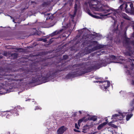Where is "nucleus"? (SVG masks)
I'll list each match as a JSON object with an SVG mask.
<instances>
[{"label": "nucleus", "mask_w": 134, "mask_h": 134, "mask_svg": "<svg viewBox=\"0 0 134 134\" xmlns=\"http://www.w3.org/2000/svg\"><path fill=\"white\" fill-rule=\"evenodd\" d=\"M85 64V63L75 64L73 65V67H79V68L76 69L75 71L69 72L66 76V77L68 78L71 77H74L85 74V73L91 71L93 70H96L103 66V63L97 62L93 66L91 67H88L85 68V66L83 65Z\"/></svg>", "instance_id": "nucleus-2"}, {"label": "nucleus", "mask_w": 134, "mask_h": 134, "mask_svg": "<svg viewBox=\"0 0 134 134\" xmlns=\"http://www.w3.org/2000/svg\"><path fill=\"white\" fill-rule=\"evenodd\" d=\"M132 27L133 29V30H134V25H132Z\"/></svg>", "instance_id": "nucleus-48"}, {"label": "nucleus", "mask_w": 134, "mask_h": 134, "mask_svg": "<svg viewBox=\"0 0 134 134\" xmlns=\"http://www.w3.org/2000/svg\"><path fill=\"white\" fill-rule=\"evenodd\" d=\"M33 35H38V32H36L34 33L33 34Z\"/></svg>", "instance_id": "nucleus-37"}, {"label": "nucleus", "mask_w": 134, "mask_h": 134, "mask_svg": "<svg viewBox=\"0 0 134 134\" xmlns=\"http://www.w3.org/2000/svg\"><path fill=\"white\" fill-rule=\"evenodd\" d=\"M130 11L131 14L134 15V8H133L130 10Z\"/></svg>", "instance_id": "nucleus-25"}, {"label": "nucleus", "mask_w": 134, "mask_h": 134, "mask_svg": "<svg viewBox=\"0 0 134 134\" xmlns=\"http://www.w3.org/2000/svg\"><path fill=\"white\" fill-rule=\"evenodd\" d=\"M104 46L102 44H98L94 47L92 49L93 51L100 49L104 47Z\"/></svg>", "instance_id": "nucleus-11"}, {"label": "nucleus", "mask_w": 134, "mask_h": 134, "mask_svg": "<svg viewBox=\"0 0 134 134\" xmlns=\"http://www.w3.org/2000/svg\"><path fill=\"white\" fill-rule=\"evenodd\" d=\"M2 57L1 56H0V59L2 58Z\"/></svg>", "instance_id": "nucleus-50"}, {"label": "nucleus", "mask_w": 134, "mask_h": 134, "mask_svg": "<svg viewBox=\"0 0 134 134\" xmlns=\"http://www.w3.org/2000/svg\"><path fill=\"white\" fill-rule=\"evenodd\" d=\"M119 115L118 114H114V115H113L112 116V117L111 118V119H116V118L118 116H119Z\"/></svg>", "instance_id": "nucleus-24"}, {"label": "nucleus", "mask_w": 134, "mask_h": 134, "mask_svg": "<svg viewBox=\"0 0 134 134\" xmlns=\"http://www.w3.org/2000/svg\"><path fill=\"white\" fill-rule=\"evenodd\" d=\"M128 61L131 63V69L132 70L134 68V64H133V63H134V59L132 58L129 59H128Z\"/></svg>", "instance_id": "nucleus-13"}, {"label": "nucleus", "mask_w": 134, "mask_h": 134, "mask_svg": "<svg viewBox=\"0 0 134 134\" xmlns=\"http://www.w3.org/2000/svg\"><path fill=\"white\" fill-rule=\"evenodd\" d=\"M131 41L130 39L127 38L125 40V47L127 49L129 50V52H131L132 51V48L130 46Z\"/></svg>", "instance_id": "nucleus-4"}, {"label": "nucleus", "mask_w": 134, "mask_h": 134, "mask_svg": "<svg viewBox=\"0 0 134 134\" xmlns=\"http://www.w3.org/2000/svg\"><path fill=\"white\" fill-rule=\"evenodd\" d=\"M43 40L44 42H46L47 41V40L46 38L43 39Z\"/></svg>", "instance_id": "nucleus-41"}, {"label": "nucleus", "mask_w": 134, "mask_h": 134, "mask_svg": "<svg viewBox=\"0 0 134 134\" xmlns=\"http://www.w3.org/2000/svg\"><path fill=\"white\" fill-rule=\"evenodd\" d=\"M7 111H1L0 113V115L2 116H6Z\"/></svg>", "instance_id": "nucleus-20"}, {"label": "nucleus", "mask_w": 134, "mask_h": 134, "mask_svg": "<svg viewBox=\"0 0 134 134\" xmlns=\"http://www.w3.org/2000/svg\"><path fill=\"white\" fill-rule=\"evenodd\" d=\"M118 26H117V28L116 29H114V30L115 31H116L117 30H118Z\"/></svg>", "instance_id": "nucleus-44"}, {"label": "nucleus", "mask_w": 134, "mask_h": 134, "mask_svg": "<svg viewBox=\"0 0 134 134\" xmlns=\"http://www.w3.org/2000/svg\"><path fill=\"white\" fill-rule=\"evenodd\" d=\"M91 1L92 3H89L90 6L96 9H97L98 8V1L95 0H91Z\"/></svg>", "instance_id": "nucleus-5"}, {"label": "nucleus", "mask_w": 134, "mask_h": 134, "mask_svg": "<svg viewBox=\"0 0 134 134\" xmlns=\"http://www.w3.org/2000/svg\"><path fill=\"white\" fill-rule=\"evenodd\" d=\"M110 9H103L102 10V11L104 13H106L110 12Z\"/></svg>", "instance_id": "nucleus-22"}, {"label": "nucleus", "mask_w": 134, "mask_h": 134, "mask_svg": "<svg viewBox=\"0 0 134 134\" xmlns=\"http://www.w3.org/2000/svg\"><path fill=\"white\" fill-rule=\"evenodd\" d=\"M15 108H16V110L18 111V110H22L23 109H24V108H22L20 106H18L17 107H16Z\"/></svg>", "instance_id": "nucleus-23"}, {"label": "nucleus", "mask_w": 134, "mask_h": 134, "mask_svg": "<svg viewBox=\"0 0 134 134\" xmlns=\"http://www.w3.org/2000/svg\"><path fill=\"white\" fill-rule=\"evenodd\" d=\"M102 83H103L102 88L105 90L107 89L110 86V83L109 81H103Z\"/></svg>", "instance_id": "nucleus-7"}, {"label": "nucleus", "mask_w": 134, "mask_h": 134, "mask_svg": "<svg viewBox=\"0 0 134 134\" xmlns=\"http://www.w3.org/2000/svg\"><path fill=\"white\" fill-rule=\"evenodd\" d=\"M94 42L95 43H97V41H94Z\"/></svg>", "instance_id": "nucleus-49"}, {"label": "nucleus", "mask_w": 134, "mask_h": 134, "mask_svg": "<svg viewBox=\"0 0 134 134\" xmlns=\"http://www.w3.org/2000/svg\"><path fill=\"white\" fill-rule=\"evenodd\" d=\"M4 55L5 56H7V52H4Z\"/></svg>", "instance_id": "nucleus-42"}, {"label": "nucleus", "mask_w": 134, "mask_h": 134, "mask_svg": "<svg viewBox=\"0 0 134 134\" xmlns=\"http://www.w3.org/2000/svg\"><path fill=\"white\" fill-rule=\"evenodd\" d=\"M120 13V11L119 9H117L114 10L113 13H109L107 14L104 15V16H107L109 15H114L116 17L117 16L119 17L118 15H119Z\"/></svg>", "instance_id": "nucleus-6"}, {"label": "nucleus", "mask_w": 134, "mask_h": 134, "mask_svg": "<svg viewBox=\"0 0 134 134\" xmlns=\"http://www.w3.org/2000/svg\"><path fill=\"white\" fill-rule=\"evenodd\" d=\"M40 108L38 106H36L35 109V110L38 109H40Z\"/></svg>", "instance_id": "nucleus-31"}, {"label": "nucleus", "mask_w": 134, "mask_h": 134, "mask_svg": "<svg viewBox=\"0 0 134 134\" xmlns=\"http://www.w3.org/2000/svg\"><path fill=\"white\" fill-rule=\"evenodd\" d=\"M66 130V128L64 126H62L57 131V134H63Z\"/></svg>", "instance_id": "nucleus-8"}, {"label": "nucleus", "mask_w": 134, "mask_h": 134, "mask_svg": "<svg viewBox=\"0 0 134 134\" xmlns=\"http://www.w3.org/2000/svg\"><path fill=\"white\" fill-rule=\"evenodd\" d=\"M111 57L114 59H115L116 58L115 56L114 55H111Z\"/></svg>", "instance_id": "nucleus-32"}, {"label": "nucleus", "mask_w": 134, "mask_h": 134, "mask_svg": "<svg viewBox=\"0 0 134 134\" xmlns=\"http://www.w3.org/2000/svg\"><path fill=\"white\" fill-rule=\"evenodd\" d=\"M88 14L90 16H92V17L94 18H96L97 19H99L100 18V17L99 16L96 15H93L90 12V11L89 10H87Z\"/></svg>", "instance_id": "nucleus-14"}, {"label": "nucleus", "mask_w": 134, "mask_h": 134, "mask_svg": "<svg viewBox=\"0 0 134 134\" xmlns=\"http://www.w3.org/2000/svg\"><path fill=\"white\" fill-rule=\"evenodd\" d=\"M74 8H75V13H76L77 10V5L76 4H75L74 5Z\"/></svg>", "instance_id": "nucleus-26"}, {"label": "nucleus", "mask_w": 134, "mask_h": 134, "mask_svg": "<svg viewBox=\"0 0 134 134\" xmlns=\"http://www.w3.org/2000/svg\"><path fill=\"white\" fill-rule=\"evenodd\" d=\"M50 43V42H49V43H48V44H49Z\"/></svg>", "instance_id": "nucleus-54"}, {"label": "nucleus", "mask_w": 134, "mask_h": 134, "mask_svg": "<svg viewBox=\"0 0 134 134\" xmlns=\"http://www.w3.org/2000/svg\"><path fill=\"white\" fill-rule=\"evenodd\" d=\"M85 118H82L79 119L78 121V124L79 126H80V124L83 121L85 122L86 121L85 120H84Z\"/></svg>", "instance_id": "nucleus-19"}, {"label": "nucleus", "mask_w": 134, "mask_h": 134, "mask_svg": "<svg viewBox=\"0 0 134 134\" xmlns=\"http://www.w3.org/2000/svg\"><path fill=\"white\" fill-rule=\"evenodd\" d=\"M74 131L76 132H80V131H79V130H77L76 129H74Z\"/></svg>", "instance_id": "nucleus-33"}, {"label": "nucleus", "mask_w": 134, "mask_h": 134, "mask_svg": "<svg viewBox=\"0 0 134 134\" xmlns=\"http://www.w3.org/2000/svg\"><path fill=\"white\" fill-rule=\"evenodd\" d=\"M132 116V114H130V115H128L126 116V119L127 121L129 120V119L131 118V117Z\"/></svg>", "instance_id": "nucleus-21"}, {"label": "nucleus", "mask_w": 134, "mask_h": 134, "mask_svg": "<svg viewBox=\"0 0 134 134\" xmlns=\"http://www.w3.org/2000/svg\"><path fill=\"white\" fill-rule=\"evenodd\" d=\"M12 115V113L10 111H7L6 115V117L7 119H9Z\"/></svg>", "instance_id": "nucleus-16"}, {"label": "nucleus", "mask_w": 134, "mask_h": 134, "mask_svg": "<svg viewBox=\"0 0 134 134\" xmlns=\"http://www.w3.org/2000/svg\"><path fill=\"white\" fill-rule=\"evenodd\" d=\"M33 2L32 1H31V2L32 3H33V2Z\"/></svg>", "instance_id": "nucleus-52"}, {"label": "nucleus", "mask_w": 134, "mask_h": 134, "mask_svg": "<svg viewBox=\"0 0 134 134\" xmlns=\"http://www.w3.org/2000/svg\"><path fill=\"white\" fill-rule=\"evenodd\" d=\"M108 119H106V122H104L100 125H99L97 129L98 130H100L108 122V121H107Z\"/></svg>", "instance_id": "nucleus-12"}, {"label": "nucleus", "mask_w": 134, "mask_h": 134, "mask_svg": "<svg viewBox=\"0 0 134 134\" xmlns=\"http://www.w3.org/2000/svg\"><path fill=\"white\" fill-rule=\"evenodd\" d=\"M132 103L133 104H134V99H133V100H132Z\"/></svg>", "instance_id": "nucleus-45"}, {"label": "nucleus", "mask_w": 134, "mask_h": 134, "mask_svg": "<svg viewBox=\"0 0 134 134\" xmlns=\"http://www.w3.org/2000/svg\"><path fill=\"white\" fill-rule=\"evenodd\" d=\"M76 113H77L76 112L74 113V114L73 115V116L74 117L75 116H76V115H77Z\"/></svg>", "instance_id": "nucleus-39"}, {"label": "nucleus", "mask_w": 134, "mask_h": 134, "mask_svg": "<svg viewBox=\"0 0 134 134\" xmlns=\"http://www.w3.org/2000/svg\"><path fill=\"white\" fill-rule=\"evenodd\" d=\"M10 112L12 113V115L13 116H17L19 115L18 111L16 110V108H14L13 109L11 110Z\"/></svg>", "instance_id": "nucleus-9"}, {"label": "nucleus", "mask_w": 134, "mask_h": 134, "mask_svg": "<svg viewBox=\"0 0 134 134\" xmlns=\"http://www.w3.org/2000/svg\"><path fill=\"white\" fill-rule=\"evenodd\" d=\"M130 7L131 9L132 8H133V5L132 4H130Z\"/></svg>", "instance_id": "nucleus-34"}, {"label": "nucleus", "mask_w": 134, "mask_h": 134, "mask_svg": "<svg viewBox=\"0 0 134 134\" xmlns=\"http://www.w3.org/2000/svg\"><path fill=\"white\" fill-rule=\"evenodd\" d=\"M131 84L132 85H134V80H132Z\"/></svg>", "instance_id": "nucleus-38"}, {"label": "nucleus", "mask_w": 134, "mask_h": 134, "mask_svg": "<svg viewBox=\"0 0 134 134\" xmlns=\"http://www.w3.org/2000/svg\"><path fill=\"white\" fill-rule=\"evenodd\" d=\"M122 15V17L124 18L127 20H130L129 17L125 13H123Z\"/></svg>", "instance_id": "nucleus-17"}, {"label": "nucleus", "mask_w": 134, "mask_h": 134, "mask_svg": "<svg viewBox=\"0 0 134 134\" xmlns=\"http://www.w3.org/2000/svg\"><path fill=\"white\" fill-rule=\"evenodd\" d=\"M14 21V20H13V21Z\"/></svg>", "instance_id": "nucleus-53"}, {"label": "nucleus", "mask_w": 134, "mask_h": 134, "mask_svg": "<svg viewBox=\"0 0 134 134\" xmlns=\"http://www.w3.org/2000/svg\"><path fill=\"white\" fill-rule=\"evenodd\" d=\"M106 79H107V78H105Z\"/></svg>", "instance_id": "nucleus-55"}, {"label": "nucleus", "mask_w": 134, "mask_h": 134, "mask_svg": "<svg viewBox=\"0 0 134 134\" xmlns=\"http://www.w3.org/2000/svg\"><path fill=\"white\" fill-rule=\"evenodd\" d=\"M23 49L21 48H18L17 49L18 50H19Z\"/></svg>", "instance_id": "nucleus-46"}, {"label": "nucleus", "mask_w": 134, "mask_h": 134, "mask_svg": "<svg viewBox=\"0 0 134 134\" xmlns=\"http://www.w3.org/2000/svg\"><path fill=\"white\" fill-rule=\"evenodd\" d=\"M100 79V78H99L98 77H96L95 78V79L96 80Z\"/></svg>", "instance_id": "nucleus-43"}, {"label": "nucleus", "mask_w": 134, "mask_h": 134, "mask_svg": "<svg viewBox=\"0 0 134 134\" xmlns=\"http://www.w3.org/2000/svg\"><path fill=\"white\" fill-rule=\"evenodd\" d=\"M47 3L46 2H44L43 4H42V5L43 6H44V5H47Z\"/></svg>", "instance_id": "nucleus-35"}, {"label": "nucleus", "mask_w": 134, "mask_h": 134, "mask_svg": "<svg viewBox=\"0 0 134 134\" xmlns=\"http://www.w3.org/2000/svg\"><path fill=\"white\" fill-rule=\"evenodd\" d=\"M11 58L13 59H15L18 57V55L16 53H14L11 55Z\"/></svg>", "instance_id": "nucleus-15"}, {"label": "nucleus", "mask_w": 134, "mask_h": 134, "mask_svg": "<svg viewBox=\"0 0 134 134\" xmlns=\"http://www.w3.org/2000/svg\"><path fill=\"white\" fill-rule=\"evenodd\" d=\"M93 82L94 83H98V82L102 83V82H103V81H94Z\"/></svg>", "instance_id": "nucleus-29"}, {"label": "nucleus", "mask_w": 134, "mask_h": 134, "mask_svg": "<svg viewBox=\"0 0 134 134\" xmlns=\"http://www.w3.org/2000/svg\"><path fill=\"white\" fill-rule=\"evenodd\" d=\"M75 127L76 129H79V127H78V125H77V123H75Z\"/></svg>", "instance_id": "nucleus-28"}, {"label": "nucleus", "mask_w": 134, "mask_h": 134, "mask_svg": "<svg viewBox=\"0 0 134 134\" xmlns=\"http://www.w3.org/2000/svg\"><path fill=\"white\" fill-rule=\"evenodd\" d=\"M97 119V117L95 116H93L89 118L90 120H92L93 121H96Z\"/></svg>", "instance_id": "nucleus-18"}, {"label": "nucleus", "mask_w": 134, "mask_h": 134, "mask_svg": "<svg viewBox=\"0 0 134 134\" xmlns=\"http://www.w3.org/2000/svg\"><path fill=\"white\" fill-rule=\"evenodd\" d=\"M63 30V29H62L59 30H56L50 34V36L52 37L54 36L60 34L62 32Z\"/></svg>", "instance_id": "nucleus-10"}, {"label": "nucleus", "mask_w": 134, "mask_h": 134, "mask_svg": "<svg viewBox=\"0 0 134 134\" xmlns=\"http://www.w3.org/2000/svg\"><path fill=\"white\" fill-rule=\"evenodd\" d=\"M82 44H83V45H84V43H82Z\"/></svg>", "instance_id": "nucleus-51"}, {"label": "nucleus", "mask_w": 134, "mask_h": 134, "mask_svg": "<svg viewBox=\"0 0 134 134\" xmlns=\"http://www.w3.org/2000/svg\"><path fill=\"white\" fill-rule=\"evenodd\" d=\"M79 112L80 113V114H82V112L81 111H79Z\"/></svg>", "instance_id": "nucleus-47"}, {"label": "nucleus", "mask_w": 134, "mask_h": 134, "mask_svg": "<svg viewBox=\"0 0 134 134\" xmlns=\"http://www.w3.org/2000/svg\"><path fill=\"white\" fill-rule=\"evenodd\" d=\"M126 54L127 55H129V56H130L131 55V54L129 52H126Z\"/></svg>", "instance_id": "nucleus-36"}, {"label": "nucleus", "mask_w": 134, "mask_h": 134, "mask_svg": "<svg viewBox=\"0 0 134 134\" xmlns=\"http://www.w3.org/2000/svg\"><path fill=\"white\" fill-rule=\"evenodd\" d=\"M120 1L121 2H124L119 7V8H120L121 11H123L125 10L126 12L127 13H130V9L127 8V3L125 2V0H120Z\"/></svg>", "instance_id": "nucleus-3"}, {"label": "nucleus", "mask_w": 134, "mask_h": 134, "mask_svg": "<svg viewBox=\"0 0 134 134\" xmlns=\"http://www.w3.org/2000/svg\"><path fill=\"white\" fill-rule=\"evenodd\" d=\"M68 56L66 55H64L63 56V59L65 60L67 59L68 58Z\"/></svg>", "instance_id": "nucleus-27"}, {"label": "nucleus", "mask_w": 134, "mask_h": 134, "mask_svg": "<svg viewBox=\"0 0 134 134\" xmlns=\"http://www.w3.org/2000/svg\"><path fill=\"white\" fill-rule=\"evenodd\" d=\"M74 15H71V18L72 19H74Z\"/></svg>", "instance_id": "nucleus-40"}, {"label": "nucleus", "mask_w": 134, "mask_h": 134, "mask_svg": "<svg viewBox=\"0 0 134 134\" xmlns=\"http://www.w3.org/2000/svg\"><path fill=\"white\" fill-rule=\"evenodd\" d=\"M66 69V68H63L62 66H58L55 68L49 70L46 74H44L43 76H42V73L40 71L36 72L28 71L22 74H17L15 75L8 73L10 70L9 69H5L3 70V72H6L2 75V94L9 92L8 89L6 88V85L3 83V81L5 82V84H7V81H4L5 80H7L9 82L12 81L21 82L23 81L26 78H31V80L29 82L30 83H36L42 84L48 82L58 76L60 74V72L65 70Z\"/></svg>", "instance_id": "nucleus-1"}, {"label": "nucleus", "mask_w": 134, "mask_h": 134, "mask_svg": "<svg viewBox=\"0 0 134 134\" xmlns=\"http://www.w3.org/2000/svg\"><path fill=\"white\" fill-rule=\"evenodd\" d=\"M131 44L133 45H134V40L131 41L130 45Z\"/></svg>", "instance_id": "nucleus-30"}]
</instances>
